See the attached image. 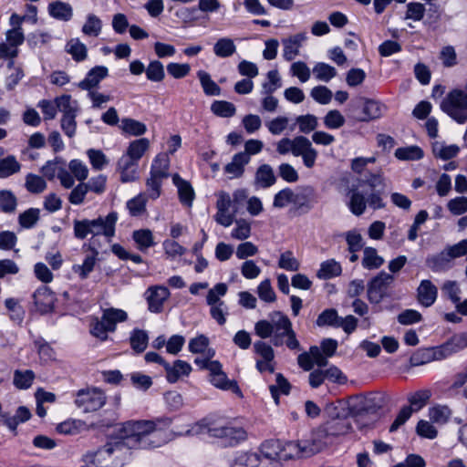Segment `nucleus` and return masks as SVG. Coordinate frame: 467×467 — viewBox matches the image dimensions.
<instances>
[{
	"label": "nucleus",
	"mask_w": 467,
	"mask_h": 467,
	"mask_svg": "<svg viewBox=\"0 0 467 467\" xmlns=\"http://www.w3.org/2000/svg\"><path fill=\"white\" fill-rule=\"evenodd\" d=\"M66 166V161L62 157L57 156L54 160L48 161L41 168V172L45 178L49 181H53L56 177L57 178L60 170Z\"/></svg>",
	"instance_id": "36"
},
{
	"label": "nucleus",
	"mask_w": 467,
	"mask_h": 467,
	"mask_svg": "<svg viewBox=\"0 0 467 467\" xmlns=\"http://www.w3.org/2000/svg\"><path fill=\"white\" fill-rule=\"evenodd\" d=\"M118 170L120 172V181L128 182L135 181L138 161L130 157L127 153L118 161Z\"/></svg>",
	"instance_id": "25"
},
{
	"label": "nucleus",
	"mask_w": 467,
	"mask_h": 467,
	"mask_svg": "<svg viewBox=\"0 0 467 467\" xmlns=\"http://www.w3.org/2000/svg\"><path fill=\"white\" fill-rule=\"evenodd\" d=\"M204 429L210 436L220 439L224 446H235L240 441L246 439V431L244 428L235 426L232 423L216 424L213 423L209 426H204L196 423L191 429L185 431V434L193 435L203 432Z\"/></svg>",
	"instance_id": "4"
},
{
	"label": "nucleus",
	"mask_w": 467,
	"mask_h": 467,
	"mask_svg": "<svg viewBox=\"0 0 467 467\" xmlns=\"http://www.w3.org/2000/svg\"><path fill=\"white\" fill-rule=\"evenodd\" d=\"M394 277L386 273L380 272L368 285V299L372 304H379L386 296L389 285L393 282Z\"/></svg>",
	"instance_id": "13"
},
{
	"label": "nucleus",
	"mask_w": 467,
	"mask_h": 467,
	"mask_svg": "<svg viewBox=\"0 0 467 467\" xmlns=\"http://www.w3.org/2000/svg\"><path fill=\"white\" fill-rule=\"evenodd\" d=\"M441 109L460 124L467 120V97L462 89H452L441 103Z\"/></svg>",
	"instance_id": "8"
},
{
	"label": "nucleus",
	"mask_w": 467,
	"mask_h": 467,
	"mask_svg": "<svg viewBox=\"0 0 467 467\" xmlns=\"http://www.w3.org/2000/svg\"><path fill=\"white\" fill-rule=\"evenodd\" d=\"M394 154L400 161H419L424 156L422 149L417 145L398 148Z\"/></svg>",
	"instance_id": "43"
},
{
	"label": "nucleus",
	"mask_w": 467,
	"mask_h": 467,
	"mask_svg": "<svg viewBox=\"0 0 467 467\" xmlns=\"http://www.w3.org/2000/svg\"><path fill=\"white\" fill-rule=\"evenodd\" d=\"M275 182L276 177L269 164H262L257 168L254 175L255 187L266 189L273 186Z\"/></svg>",
	"instance_id": "26"
},
{
	"label": "nucleus",
	"mask_w": 467,
	"mask_h": 467,
	"mask_svg": "<svg viewBox=\"0 0 467 467\" xmlns=\"http://www.w3.org/2000/svg\"><path fill=\"white\" fill-rule=\"evenodd\" d=\"M170 295L171 293L166 286H150L145 292L148 309L151 313L162 312L164 302L170 297Z\"/></svg>",
	"instance_id": "16"
},
{
	"label": "nucleus",
	"mask_w": 467,
	"mask_h": 467,
	"mask_svg": "<svg viewBox=\"0 0 467 467\" xmlns=\"http://www.w3.org/2000/svg\"><path fill=\"white\" fill-rule=\"evenodd\" d=\"M172 182L178 189L179 200L182 204L186 207H192L195 192L191 183L181 178L177 173L172 176Z\"/></svg>",
	"instance_id": "21"
},
{
	"label": "nucleus",
	"mask_w": 467,
	"mask_h": 467,
	"mask_svg": "<svg viewBox=\"0 0 467 467\" xmlns=\"http://www.w3.org/2000/svg\"><path fill=\"white\" fill-rule=\"evenodd\" d=\"M327 410L329 414L332 416V419L326 422L323 427V430L318 431L316 434V437L310 441L312 442L316 440L317 442L322 441L319 439L322 437L323 433L328 435H340L346 433L349 429V424L347 422L345 418L348 416L350 413L349 409L347 408V404L341 400L337 401L336 403L331 404ZM325 445L327 442L323 441ZM326 446L323 447V449Z\"/></svg>",
	"instance_id": "6"
},
{
	"label": "nucleus",
	"mask_w": 467,
	"mask_h": 467,
	"mask_svg": "<svg viewBox=\"0 0 467 467\" xmlns=\"http://www.w3.org/2000/svg\"><path fill=\"white\" fill-rule=\"evenodd\" d=\"M341 273V265L335 259H329L321 263L317 276L319 279L327 280L340 275Z\"/></svg>",
	"instance_id": "31"
},
{
	"label": "nucleus",
	"mask_w": 467,
	"mask_h": 467,
	"mask_svg": "<svg viewBox=\"0 0 467 467\" xmlns=\"http://www.w3.org/2000/svg\"><path fill=\"white\" fill-rule=\"evenodd\" d=\"M464 255H467V239L448 246L437 255L429 257L426 263L433 271H439L444 268L452 259Z\"/></svg>",
	"instance_id": "9"
},
{
	"label": "nucleus",
	"mask_w": 467,
	"mask_h": 467,
	"mask_svg": "<svg viewBox=\"0 0 467 467\" xmlns=\"http://www.w3.org/2000/svg\"><path fill=\"white\" fill-rule=\"evenodd\" d=\"M148 196L146 193H140L127 202V209L133 217L142 215L146 212Z\"/></svg>",
	"instance_id": "46"
},
{
	"label": "nucleus",
	"mask_w": 467,
	"mask_h": 467,
	"mask_svg": "<svg viewBox=\"0 0 467 467\" xmlns=\"http://www.w3.org/2000/svg\"><path fill=\"white\" fill-rule=\"evenodd\" d=\"M6 42L0 43V58H15L18 55V46L25 40L23 30L9 29L5 33Z\"/></svg>",
	"instance_id": "14"
},
{
	"label": "nucleus",
	"mask_w": 467,
	"mask_h": 467,
	"mask_svg": "<svg viewBox=\"0 0 467 467\" xmlns=\"http://www.w3.org/2000/svg\"><path fill=\"white\" fill-rule=\"evenodd\" d=\"M164 369L168 382L175 383L182 376H188L192 371V367L188 362L177 359L172 365L166 362L164 364Z\"/></svg>",
	"instance_id": "22"
},
{
	"label": "nucleus",
	"mask_w": 467,
	"mask_h": 467,
	"mask_svg": "<svg viewBox=\"0 0 467 467\" xmlns=\"http://www.w3.org/2000/svg\"><path fill=\"white\" fill-rule=\"evenodd\" d=\"M147 78L150 81L160 82L165 77L164 67L161 61H151L146 68Z\"/></svg>",
	"instance_id": "63"
},
{
	"label": "nucleus",
	"mask_w": 467,
	"mask_h": 467,
	"mask_svg": "<svg viewBox=\"0 0 467 467\" xmlns=\"http://www.w3.org/2000/svg\"><path fill=\"white\" fill-rule=\"evenodd\" d=\"M358 186H368L371 192L380 191L379 188L382 190L384 188V178L381 172H368L365 174L364 178L358 180Z\"/></svg>",
	"instance_id": "55"
},
{
	"label": "nucleus",
	"mask_w": 467,
	"mask_h": 467,
	"mask_svg": "<svg viewBox=\"0 0 467 467\" xmlns=\"http://www.w3.org/2000/svg\"><path fill=\"white\" fill-rule=\"evenodd\" d=\"M211 382L214 387L218 389L223 390H231L238 396H242V391L237 385V382L234 380H229L223 371L211 377Z\"/></svg>",
	"instance_id": "38"
},
{
	"label": "nucleus",
	"mask_w": 467,
	"mask_h": 467,
	"mask_svg": "<svg viewBox=\"0 0 467 467\" xmlns=\"http://www.w3.org/2000/svg\"><path fill=\"white\" fill-rule=\"evenodd\" d=\"M98 255L99 254L92 252L91 255L86 256L82 265L73 266L74 272L78 274L81 279H86L93 271Z\"/></svg>",
	"instance_id": "59"
},
{
	"label": "nucleus",
	"mask_w": 467,
	"mask_h": 467,
	"mask_svg": "<svg viewBox=\"0 0 467 467\" xmlns=\"http://www.w3.org/2000/svg\"><path fill=\"white\" fill-rule=\"evenodd\" d=\"M348 195L349 197L348 206L350 212L357 216L363 214L367 207V199L364 193L358 187H352Z\"/></svg>",
	"instance_id": "27"
},
{
	"label": "nucleus",
	"mask_w": 467,
	"mask_h": 467,
	"mask_svg": "<svg viewBox=\"0 0 467 467\" xmlns=\"http://www.w3.org/2000/svg\"><path fill=\"white\" fill-rule=\"evenodd\" d=\"M18 200L10 190H0V211L11 214L16 213Z\"/></svg>",
	"instance_id": "42"
},
{
	"label": "nucleus",
	"mask_w": 467,
	"mask_h": 467,
	"mask_svg": "<svg viewBox=\"0 0 467 467\" xmlns=\"http://www.w3.org/2000/svg\"><path fill=\"white\" fill-rule=\"evenodd\" d=\"M106 402L105 394L99 389L87 388L77 392L75 404L84 412L99 410Z\"/></svg>",
	"instance_id": "10"
},
{
	"label": "nucleus",
	"mask_w": 467,
	"mask_h": 467,
	"mask_svg": "<svg viewBox=\"0 0 467 467\" xmlns=\"http://www.w3.org/2000/svg\"><path fill=\"white\" fill-rule=\"evenodd\" d=\"M148 333L140 328H134L130 335V344L132 350L137 353H142L148 347Z\"/></svg>",
	"instance_id": "34"
},
{
	"label": "nucleus",
	"mask_w": 467,
	"mask_h": 467,
	"mask_svg": "<svg viewBox=\"0 0 467 467\" xmlns=\"http://www.w3.org/2000/svg\"><path fill=\"white\" fill-rule=\"evenodd\" d=\"M132 238L137 244L138 249L142 252L155 244L152 232L150 229H140L134 231Z\"/></svg>",
	"instance_id": "41"
},
{
	"label": "nucleus",
	"mask_w": 467,
	"mask_h": 467,
	"mask_svg": "<svg viewBox=\"0 0 467 467\" xmlns=\"http://www.w3.org/2000/svg\"><path fill=\"white\" fill-rule=\"evenodd\" d=\"M87 155L92 168L96 171H101L109 163L107 156L100 150L89 149Z\"/></svg>",
	"instance_id": "64"
},
{
	"label": "nucleus",
	"mask_w": 467,
	"mask_h": 467,
	"mask_svg": "<svg viewBox=\"0 0 467 467\" xmlns=\"http://www.w3.org/2000/svg\"><path fill=\"white\" fill-rule=\"evenodd\" d=\"M453 353L448 344H444L423 351L413 354L410 358V363L414 366L425 364L432 359L441 360L451 356Z\"/></svg>",
	"instance_id": "15"
},
{
	"label": "nucleus",
	"mask_w": 467,
	"mask_h": 467,
	"mask_svg": "<svg viewBox=\"0 0 467 467\" xmlns=\"http://www.w3.org/2000/svg\"><path fill=\"white\" fill-rule=\"evenodd\" d=\"M254 332L263 339L271 337V342L275 347L285 344L291 350L300 349V343L296 339L290 319L280 311L269 314V320L257 321Z\"/></svg>",
	"instance_id": "3"
},
{
	"label": "nucleus",
	"mask_w": 467,
	"mask_h": 467,
	"mask_svg": "<svg viewBox=\"0 0 467 467\" xmlns=\"http://www.w3.org/2000/svg\"><path fill=\"white\" fill-rule=\"evenodd\" d=\"M3 155V150L0 149V156ZM21 170V164L16 160V156L8 155L6 157H0V178H8Z\"/></svg>",
	"instance_id": "30"
},
{
	"label": "nucleus",
	"mask_w": 467,
	"mask_h": 467,
	"mask_svg": "<svg viewBox=\"0 0 467 467\" xmlns=\"http://www.w3.org/2000/svg\"><path fill=\"white\" fill-rule=\"evenodd\" d=\"M71 97L69 95H63L58 97L57 107L58 110L63 113L61 119V129L64 133L72 138L76 133L77 123H76V110L70 103Z\"/></svg>",
	"instance_id": "12"
},
{
	"label": "nucleus",
	"mask_w": 467,
	"mask_h": 467,
	"mask_svg": "<svg viewBox=\"0 0 467 467\" xmlns=\"http://www.w3.org/2000/svg\"><path fill=\"white\" fill-rule=\"evenodd\" d=\"M460 151V148L455 145H447L444 142L435 141L432 144V152L436 158L447 161L455 157Z\"/></svg>",
	"instance_id": "37"
},
{
	"label": "nucleus",
	"mask_w": 467,
	"mask_h": 467,
	"mask_svg": "<svg viewBox=\"0 0 467 467\" xmlns=\"http://www.w3.org/2000/svg\"><path fill=\"white\" fill-rule=\"evenodd\" d=\"M119 128L123 133L130 136H140L147 131L144 123L131 118H123Z\"/></svg>",
	"instance_id": "35"
},
{
	"label": "nucleus",
	"mask_w": 467,
	"mask_h": 467,
	"mask_svg": "<svg viewBox=\"0 0 467 467\" xmlns=\"http://www.w3.org/2000/svg\"><path fill=\"white\" fill-rule=\"evenodd\" d=\"M128 320V314L125 310L115 307H109L102 310L100 318L93 317L89 326L90 334L100 341L108 339V334L116 331L117 325Z\"/></svg>",
	"instance_id": "5"
},
{
	"label": "nucleus",
	"mask_w": 467,
	"mask_h": 467,
	"mask_svg": "<svg viewBox=\"0 0 467 467\" xmlns=\"http://www.w3.org/2000/svg\"><path fill=\"white\" fill-rule=\"evenodd\" d=\"M313 193L314 191L311 187L305 188L301 192H293L291 203L301 213H308L313 208V203L311 202Z\"/></svg>",
	"instance_id": "28"
},
{
	"label": "nucleus",
	"mask_w": 467,
	"mask_h": 467,
	"mask_svg": "<svg viewBox=\"0 0 467 467\" xmlns=\"http://www.w3.org/2000/svg\"><path fill=\"white\" fill-rule=\"evenodd\" d=\"M49 15L57 20L67 22L73 16L72 6L66 2L54 1L48 5Z\"/></svg>",
	"instance_id": "29"
},
{
	"label": "nucleus",
	"mask_w": 467,
	"mask_h": 467,
	"mask_svg": "<svg viewBox=\"0 0 467 467\" xmlns=\"http://www.w3.org/2000/svg\"><path fill=\"white\" fill-rule=\"evenodd\" d=\"M325 443L314 440L312 442H282L278 440L265 441L260 447L259 467H283V462L294 458L310 457L323 450Z\"/></svg>",
	"instance_id": "2"
},
{
	"label": "nucleus",
	"mask_w": 467,
	"mask_h": 467,
	"mask_svg": "<svg viewBox=\"0 0 467 467\" xmlns=\"http://www.w3.org/2000/svg\"><path fill=\"white\" fill-rule=\"evenodd\" d=\"M66 50L77 62L84 61L88 57V48L78 38L70 39L67 43Z\"/></svg>",
	"instance_id": "39"
},
{
	"label": "nucleus",
	"mask_w": 467,
	"mask_h": 467,
	"mask_svg": "<svg viewBox=\"0 0 467 467\" xmlns=\"http://www.w3.org/2000/svg\"><path fill=\"white\" fill-rule=\"evenodd\" d=\"M102 21L94 14H88L82 26V33L88 36H98L101 33Z\"/></svg>",
	"instance_id": "53"
},
{
	"label": "nucleus",
	"mask_w": 467,
	"mask_h": 467,
	"mask_svg": "<svg viewBox=\"0 0 467 467\" xmlns=\"http://www.w3.org/2000/svg\"><path fill=\"white\" fill-rule=\"evenodd\" d=\"M34 304L41 314H47L53 310L56 297L49 287L40 286L33 294Z\"/></svg>",
	"instance_id": "18"
},
{
	"label": "nucleus",
	"mask_w": 467,
	"mask_h": 467,
	"mask_svg": "<svg viewBox=\"0 0 467 467\" xmlns=\"http://www.w3.org/2000/svg\"><path fill=\"white\" fill-rule=\"evenodd\" d=\"M228 287L224 283H218L213 288H211L206 296V303L212 306L219 305V303H224L221 297L224 296L227 293Z\"/></svg>",
	"instance_id": "56"
},
{
	"label": "nucleus",
	"mask_w": 467,
	"mask_h": 467,
	"mask_svg": "<svg viewBox=\"0 0 467 467\" xmlns=\"http://www.w3.org/2000/svg\"><path fill=\"white\" fill-rule=\"evenodd\" d=\"M170 418L154 420H129L121 424L119 436L110 438L97 451H88L81 461L87 466L122 467L130 458L131 448H155L171 439Z\"/></svg>",
	"instance_id": "1"
},
{
	"label": "nucleus",
	"mask_w": 467,
	"mask_h": 467,
	"mask_svg": "<svg viewBox=\"0 0 467 467\" xmlns=\"http://www.w3.org/2000/svg\"><path fill=\"white\" fill-rule=\"evenodd\" d=\"M438 296V288L430 280H422L417 289V298L419 303L429 307L432 306Z\"/></svg>",
	"instance_id": "20"
},
{
	"label": "nucleus",
	"mask_w": 467,
	"mask_h": 467,
	"mask_svg": "<svg viewBox=\"0 0 467 467\" xmlns=\"http://www.w3.org/2000/svg\"><path fill=\"white\" fill-rule=\"evenodd\" d=\"M213 50L216 57L226 58L236 52V46L232 38L221 37L214 43Z\"/></svg>",
	"instance_id": "33"
},
{
	"label": "nucleus",
	"mask_w": 467,
	"mask_h": 467,
	"mask_svg": "<svg viewBox=\"0 0 467 467\" xmlns=\"http://www.w3.org/2000/svg\"><path fill=\"white\" fill-rule=\"evenodd\" d=\"M197 77L205 95L219 96L221 94V88L212 79L208 72L199 70Z\"/></svg>",
	"instance_id": "44"
},
{
	"label": "nucleus",
	"mask_w": 467,
	"mask_h": 467,
	"mask_svg": "<svg viewBox=\"0 0 467 467\" xmlns=\"http://www.w3.org/2000/svg\"><path fill=\"white\" fill-rule=\"evenodd\" d=\"M282 87V80L277 69L267 72V81L262 84V94L270 95Z\"/></svg>",
	"instance_id": "51"
},
{
	"label": "nucleus",
	"mask_w": 467,
	"mask_h": 467,
	"mask_svg": "<svg viewBox=\"0 0 467 467\" xmlns=\"http://www.w3.org/2000/svg\"><path fill=\"white\" fill-rule=\"evenodd\" d=\"M431 392L429 389H420L409 396L408 400L410 404V407L413 410L418 411L422 409L431 399Z\"/></svg>",
	"instance_id": "57"
},
{
	"label": "nucleus",
	"mask_w": 467,
	"mask_h": 467,
	"mask_svg": "<svg viewBox=\"0 0 467 467\" xmlns=\"http://www.w3.org/2000/svg\"><path fill=\"white\" fill-rule=\"evenodd\" d=\"M387 106L374 99H364L362 111L363 117L359 118V121H369L381 118L387 111Z\"/></svg>",
	"instance_id": "24"
},
{
	"label": "nucleus",
	"mask_w": 467,
	"mask_h": 467,
	"mask_svg": "<svg viewBox=\"0 0 467 467\" xmlns=\"http://www.w3.org/2000/svg\"><path fill=\"white\" fill-rule=\"evenodd\" d=\"M384 264V259L379 256L377 250L373 247L364 249L362 265L366 269H377Z\"/></svg>",
	"instance_id": "48"
},
{
	"label": "nucleus",
	"mask_w": 467,
	"mask_h": 467,
	"mask_svg": "<svg viewBox=\"0 0 467 467\" xmlns=\"http://www.w3.org/2000/svg\"><path fill=\"white\" fill-rule=\"evenodd\" d=\"M108 75L109 70L105 66H96L87 73L85 78L78 84V87L83 90L90 91L97 88L99 82Z\"/></svg>",
	"instance_id": "19"
},
{
	"label": "nucleus",
	"mask_w": 467,
	"mask_h": 467,
	"mask_svg": "<svg viewBox=\"0 0 467 467\" xmlns=\"http://www.w3.org/2000/svg\"><path fill=\"white\" fill-rule=\"evenodd\" d=\"M150 147V141L146 138L131 141L127 149V154L133 160L139 161Z\"/></svg>",
	"instance_id": "50"
},
{
	"label": "nucleus",
	"mask_w": 467,
	"mask_h": 467,
	"mask_svg": "<svg viewBox=\"0 0 467 467\" xmlns=\"http://www.w3.org/2000/svg\"><path fill=\"white\" fill-rule=\"evenodd\" d=\"M211 110L213 114L222 118L233 117L236 112L235 106L225 100L213 101L211 105Z\"/></svg>",
	"instance_id": "54"
},
{
	"label": "nucleus",
	"mask_w": 467,
	"mask_h": 467,
	"mask_svg": "<svg viewBox=\"0 0 467 467\" xmlns=\"http://www.w3.org/2000/svg\"><path fill=\"white\" fill-rule=\"evenodd\" d=\"M25 187L30 193L38 194L47 189V182L43 177L28 173L26 176Z\"/></svg>",
	"instance_id": "49"
},
{
	"label": "nucleus",
	"mask_w": 467,
	"mask_h": 467,
	"mask_svg": "<svg viewBox=\"0 0 467 467\" xmlns=\"http://www.w3.org/2000/svg\"><path fill=\"white\" fill-rule=\"evenodd\" d=\"M169 167L168 156L162 153L158 154L152 161L150 174L162 180L167 179L170 175Z\"/></svg>",
	"instance_id": "32"
},
{
	"label": "nucleus",
	"mask_w": 467,
	"mask_h": 467,
	"mask_svg": "<svg viewBox=\"0 0 467 467\" xmlns=\"http://www.w3.org/2000/svg\"><path fill=\"white\" fill-rule=\"evenodd\" d=\"M257 452L239 453L231 467H259Z\"/></svg>",
	"instance_id": "58"
},
{
	"label": "nucleus",
	"mask_w": 467,
	"mask_h": 467,
	"mask_svg": "<svg viewBox=\"0 0 467 467\" xmlns=\"http://www.w3.org/2000/svg\"><path fill=\"white\" fill-rule=\"evenodd\" d=\"M40 219L38 208H29L18 215V223L24 229L33 228Z\"/></svg>",
	"instance_id": "47"
},
{
	"label": "nucleus",
	"mask_w": 467,
	"mask_h": 467,
	"mask_svg": "<svg viewBox=\"0 0 467 467\" xmlns=\"http://www.w3.org/2000/svg\"><path fill=\"white\" fill-rule=\"evenodd\" d=\"M306 33H298L282 39L283 57L286 61L294 60L299 54L303 43L306 40Z\"/></svg>",
	"instance_id": "17"
},
{
	"label": "nucleus",
	"mask_w": 467,
	"mask_h": 467,
	"mask_svg": "<svg viewBox=\"0 0 467 467\" xmlns=\"http://www.w3.org/2000/svg\"><path fill=\"white\" fill-rule=\"evenodd\" d=\"M209 344V338L205 335L201 334L189 341L188 348L193 354H204L207 350L211 349Z\"/></svg>",
	"instance_id": "61"
},
{
	"label": "nucleus",
	"mask_w": 467,
	"mask_h": 467,
	"mask_svg": "<svg viewBox=\"0 0 467 467\" xmlns=\"http://www.w3.org/2000/svg\"><path fill=\"white\" fill-rule=\"evenodd\" d=\"M250 161L247 153H236L232 158L231 162L225 165L224 172L229 175L230 179L240 178L244 172V167Z\"/></svg>",
	"instance_id": "23"
},
{
	"label": "nucleus",
	"mask_w": 467,
	"mask_h": 467,
	"mask_svg": "<svg viewBox=\"0 0 467 467\" xmlns=\"http://www.w3.org/2000/svg\"><path fill=\"white\" fill-rule=\"evenodd\" d=\"M216 209L217 212L214 215L215 222L223 227H229L234 223L237 213V207H234L232 197L228 192H219Z\"/></svg>",
	"instance_id": "11"
},
{
	"label": "nucleus",
	"mask_w": 467,
	"mask_h": 467,
	"mask_svg": "<svg viewBox=\"0 0 467 467\" xmlns=\"http://www.w3.org/2000/svg\"><path fill=\"white\" fill-rule=\"evenodd\" d=\"M340 317L337 315V310L333 308L324 310L317 319V325L318 327L331 326L337 327Z\"/></svg>",
	"instance_id": "62"
},
{
	"label": "nucleus",
	"mask_w": 467,
	"mask_h": 467,
	"mask_svg": "<svg viewBox=\"0 0 467 467\" xmlns=\"http://www.w3.org/2000/svg\"><path fill=\"white\" fill-rule=\"evenodd\" d=\"M291 389V385L282 373L275 375V384L269 386L270 393L275 400V404L279 403V395H288Z\"/></svg>",
	"instance_id": "40"
},
{
	"label": "nucleus",
	"mask_w": 467,
	"mask_h": 467,
	"mask_svg": "<svg viewBox=\"0 0 467 467\" xmlns=\"http://www.w3.org/2000/svg\"><path fill=\"white\" fill-rule=\"evenodd\" d=\"M118 213L111 212L106 216H99L91 220L92 236L89 240L88 248L91 252L99 254L100 244L98 243L99 237L103 236L106 243H110L115 235Z\"/></svg>",
	"instance_id": "7"
},
{
	"label": "nucleus",
	"mask_w": 467,
	"mask_h": 467,
	"mask_svg": "<svg viewBox=\"0 0 467 467\" xmlns=\"http://www.w3.org/2000/svg\"><path fill=\"white\" fill-rule=\"evenodd\" d=\"M74 236L77 239L84 240L88 235L92 236V226L90 219L75 220L73 223Z\"/></svg>",
	"instance_id": "60"
},
{
	"label": "nucleus",
	"mask_w": 467,
	"mask_h": 467,
	"mask_svg": "<svg viewBox=\"0 0 467 467\" xmlns=\"http://www.w3.org/2000/svg\"><path fill=\"white\" fill-rule=\"evenodd\" d=\"M313 74L319 81L328 82L337 76V69L323 62H318L313 67Z\"/></svg>",
	"instance_id": "52"
},
{
	"label": "nucleus",
	"mask_w": 467,
	"mask_h": 467,
	"mask_svg": "<svg viewBox=\"0 0 467 467\" xmlns=\"http://www.w3.org/2000/svg\"><path fill=\"white\" fill-rule=\"evenodd\" d=\"M35 377V373L31 369H16L14 371L13 383L18 389H27L32 386Z\"/></svg>",
	"instance_id": "45"
}]
</instances>
